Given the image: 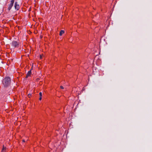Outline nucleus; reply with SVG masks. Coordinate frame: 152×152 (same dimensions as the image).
Here are the masks:
<instances>
[{
	"mask_svg": "<svg viewBox=\"0 0 152 152\" xmlns=\"http://www.w3.org/2000/svg\"><path fill=\"white\" fill-rule=\"evenodd\" d=\"M10 78L9 77L5 78L2 81L3 84L5 87H7L9 86L10 83Z\"/></svg>",
	"mask_w": 152,
	"mask_h": 152,
	"instance_id": "obj_1",
	"label": "nucleus"
},
{
	"mask_svg": "<svg viewBox=\"0 0 152 152\" xmlns=\"http://www.w3.org/2000/svg\"><path fill=\"white\" fill-rule=\"evenodd\" d=\"M14 47H17L19 46V43L16 41H13L11 44Z\"/></svg>",
	"mask_w": 152,
	"mask_h": 152,
	"instance_id": "obj_2",
	"label": "nucleus"
},
{
	"mask_svg": "<svg viewBox=\"0 0 152 152\" xmlns=\"http://www.w3.org/2000/svg\"><path fill=\"white\" fill-rule=\"evenodd\" d=\"M14 2V0H11L10 1V3L8 5V9L10 11L12 7L13 6Z\"/></svg>",
	"mask_w": 152,
	"mask_h": 152,
	"instance_id": "obj_3",
	"label": "nucleus"
},
{
	"mask_svg": "<svg viewBox=\"0 0 152 152\" xmlns=\"http://www.w3.org/2000/svg\"><path fill=\"white\" fill-rule=\"evenodd\" d=\"M14 7L15 9L17 10H18L20 8L19 5L18 4L17 2H15Z\"/></svg>",
	"mask_w": 152,
	"mask_h": 152,
	"instance_id": "obj_4",
	"label": "nucleus"
},
{
	"mask_svg": "<svg viewBox=\"0 0 152 152\" xmlns=\"http://www.w3.org/2000/svg\"><path fill=\"white\" fill-rule=\"evenodd\" d=\"M31 74V70H30L28 72L27 74V75L26 76V78H27L29 76H30Z\"/></svg>",
	"mask_w": 152,
	"mask_h": 152,
	"instance_id": "obj_5",
	"label": "nucleus"
},
{
	"mask_svg": "<svg viewBox=\"0 0 152 152\" xmlns=\"http://www.w3.org/2000/svg\"><path fill=\"white\" fill-rule=\"evenodd\" d=\"M64 32V30H61L59 34V35L60 36H61L63 34Z\"/></svg>",
	"mask_w": 152,
	"mask_h": 152,
	"instance_id": "obj_6",
	"label": "nucleus"
},
{
	"mask_svg": "<svg viewBox=\"0 0 152 152\" xmlns=\"http://www.w3.org/2000/svg\"><path fill=\"white\" fill-rule=\"evenodd\" d=\"M6 149V148H5L4 147H3V149H2L1 151V152H5V151Z\"/></svg>",
	"mask_w": 152,
	"mask_h": 152,
	"instance_id": "obj_7",
	"label": "nucleus"
},
{
	"mask_svg": "<svg viewBox=\"0 0 152 152\" xmlns=\"http://www.w3.org/2000/svg\"><path fill=\"white\" fill-rule=\"evenodd\" d=\"M31 94H28V97L30 98L31 97Z\"/></svg>",
	"mask_w": 152,
	"mask_h": 152,
	"instance_id": "obj_8",
	"label": "nucleus"
},
{
	"mask_svg": "<svg viewBox=\"0 0 152 152\" xmlns=\"http://www.w3.org/2000/svg\"><path fill=\"white\" fill-rule=\"evenodd\" d=\"M39 95L40 96H42V93L41 92H40L39 93Z\"/></svg>",
	"mask_w": 152,
	"mask_h": 152,
	"instance_id": "obj_9",
	"label": "nucleus"
},
{
	"mask_svg": "<svg viewBox=\"0 0 152 152\" xmlns=\"http://www.w3.org/2000/svg\"><path fill=\"white\" fill-rule=\"evenodd\" d=\"M60 88L61 89H64V87L62 86H60Z\"/></svg>",
	"mask_w": 152,
	"mask_h": 152,
	"instance_id": "obj_10",
	"label": "nucleus"
},
{
	"mask_svg": "<svg viewBox=\"0 0 152 152\" xmlns=\"http://www.w3.org/2000/svg\"><path fill=\"white\" fill-rule=\"evenodd\" d=\"M42 96H40L39 98V100H41L42 99Z\"/></svg>",
	"mask_w": 152,
	"mask_h": 152,
	"instance_id": "obj_11",
	"label": "nucleus"
},
{
	"mask_svg": "<svg viewBox=\"0 0 152 152\" xmlns=\"http://www.w3.org/2000/svg\"><path fill=\"white\" fill-rule=\"evenodd\" d=\"M40 58H41H41H42V56H41V55H40Z\"/></svg>",
	"mask_w": 152,
	"mask_h": 152,
	"instance_id": "obj_12",
	"label": "nucleus"
},
{
	"mask_svg": "<svg viewBox=\"0 0 152 152\" xmlns=\"http://www.w3.org/2000/svg\"><path fill=\"white\" fill-rule=\"evenodd\" d=\"M23 142H25V140H23Z\"/></svg>",
	"mask_w": 152,
	"mask_h": 152,
	"instance_id": "obj_13",
	"label": "nucleus"
}]
</instances>
